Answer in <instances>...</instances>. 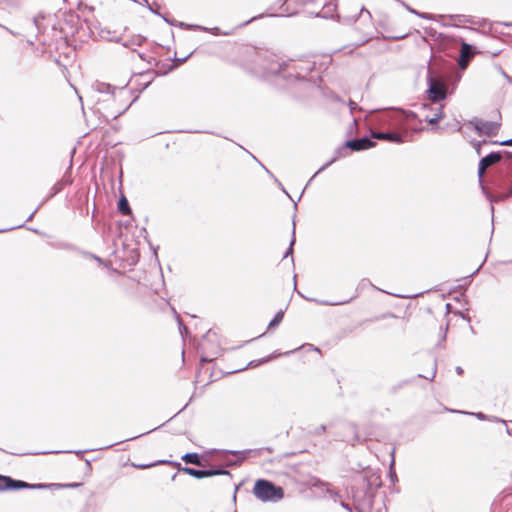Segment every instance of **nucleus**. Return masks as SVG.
<instances>
[{
	"label": "nucleus",
	"mask_w": 512,
	"mask_h": 512,
	"mask_svg": "<svg viewBox=\"0 0 512 512\" xmlns=\"http://www.w3.org/2000/svg\"><path fill=\"white\" fill-rule=\"evenodd\" d=\"M417 118L415 112L402 108L389 107L371 111L369 120L371 125L382 129H371V137L389 143L402 144L407 141L409 132L421 130L410 126V123Z\"/></svg>",
	"instance_id": "1"
},
{
	"label": "nucleus",
	"mask_w": 512,
	"mask_h": 512,
	"mask_svg": "<svg viewBox=\"0 0 512 512\" xmlns=\"http://www.w3.org/2000/svg\"><path fill=\"white\" fill-rule=\"evenodd\" d=\"M295 241H296V239H295V221L293 220L292 238H291L289 247L284 254V258H287L288 256L293 255V246L295 244Z\"/></svg>",
	"instance_id": "22"
},
{
	"label": "nucleus",
	"mask_w": 512,
	"mask_h": 512,
	"mask_svg": "<svg viewBox=\"0 0 512 512\" xmlns=\"http://www.w3.org/2000/svg\"><path fill=\"white\" fill-rule=\"evenodd\" d=\"M157 15H159V16H160V17H161V18H162L166 23H168V24H169V25H171V26H175V25H176V23H177V20H175V19H170V18H168V17H166V16L162 15V14H161V13H159V12H158V14H157Z\"/></svg>",
	"instance_id": "32"
},
{
	"label": "nucleus",
	"mask_w": 512,
	"mask_h": 512,
	"mask_svg": "<svg viewBox=\"0 0 512 512\" xmlns=\"http://www.w3.org/2000/svg\"><path fill=\"white\" fill-rule=\"evenodd\" d=\"M188 57H189V55H188V56H186V57H184V58H182V59H178V61H179L180 63H183V62H185V61L188 59Z\"/></svg>",
	"instance_id": "52"
},
{
	"label": "nucleus",
	"mask_w": 512,
	"mask_h": 512,
	"mask_svg": "<svg viewBox=\"0 0 512 512\" xmlns=\"http://www.w3.org/2000/svg\"><path fill=\"white\" fill-rule=\"evenodd\" d=\"M145 41L146 38L144 36L135 35L121 43L124 47L130 48L132 46H141Z\"/></svg>",
	"instance_id": "18"
},
{
	"label": "nucleus",
	"mask_w": 512,
	"mask_h": 512,
	"mask_svg": "<svg viewBox=\"0 0 512 512\" xmlns=\"http://www.w3.org/2000/svg\"><path fill=\"white\" fill-rule=\"evenodd\" d=\"M250 450L247 451H231L234 456H236V460H230L226 463V466H234L241 464L244 459L247 457L248 454H250Z\"/></svg>",
	"instance_id": "17"
},
{
	"label": "nucleus",
	"mask_w": 512,
	"mask_h": 512,
	"mask_svg": "<svg viewBox=\"0 0 512 512\" xmlns=\"http://www.w3.org/2000/svg\"><path fill=\"white\" fill-rule=\"evenodd\" d=\"M481 266H482V265H480L477 269H475V271L471 274V276H473L474 274H476V273L479 271V269L481 268Z\"/></svg>",
	"instance_id": "55"
},
{
	"label": "nucleus",
	"mask_w": 512,
	"mask_h": 512,
	"mask_svg": "<svg viewBox=\"0 0 512 512\" xmlns=\"http://www.w3.org/2000/svg\"><path fill=\"white\" fill-rule=\"evenodd\" d=\"M253 494L262 502H277L284 497V491L280 486H276L265 479H259L255 482Z\"/></svg>",
	"instance_id": "4"
},
{
	"label": "nucleus",
	"mask_w": 512,
	"mask_h": 512,
	"mask_svg": "<svg viewBox=\"0 0 512 512\" xmlns=\"http://www.w3.org/2000/svg\"><path fill=\"white\" fill-rule=\"evenodd\" d=\"M454 314H455V315H459V316L462 318V320H467V321H470V320H471L470 316L465 315V314H463V313H462V312H460V311L455 312Z\"/></svg>",
	"instance_id": "41"
},
{
	"label": "nucleus",
	"mask_w": 512,
	"mask_h": 512,
	"mask_svg": "<svg viewBox=\"0 0 512 512\" xmlns=\"http://www.w3.org/2000/svg\"><path fill=\"white\" fill-rule=\"evenodd\" d=\"M202 361H205V362H207V361H210V359H208V358H205V357H202Z\"/></svg>",
	"instance_id": "62"
},
{
	"label": "nucleus",
	"mask_w": 512,
	"mask_h": 512,
	"mask_svg": "<svg viewBox=\"0 0 512 512\" xmlns=\"http://www.w3.org/2000/svg\"><path fill=\"white\" fill-rule=\"evenodd\" d=\"M342 507H344L345 509L351 511V508L349 507L348 504H345L344 502L341 503Z\"/></svg>",
	"instance_id": "51"
},
{
	"label": "nucleus",
	"mask_w": 512,
	"mask_h": 512,
	"mask_svg": "<svg viewBox=\"0 0 512 512\" xmlns=\"http://www.w3.org/2000/svg\"><path fill=\"white\" fill-rule=\"evenodd\" d=\"M486 144L488 143L486 140H483L482 142L478 141L475 143V149H476V152L478 155H481V144Z\"/></svg>",
	"instance_id": "36"
},
{
	"label": "nucleus",
	"mask_w": 512,
	"mask_h": 512,
	"mask_svg": "<svg viewBox=\"0 0 512 512\" xmlns=\"http://www.w3.org/2000/svg\"><path fill=\"white\" fill-rule=\"evenodd\" d=\"M279 355H280V354H277V355L272 354V355L268 356L267 358H265V359L261 360L260 362H261V363L267 362V361H269V360H271V359H273V358H275V357H277V356H279Z\"/></svg>",
	"instance_id": "46"
},
{
	"label": "nucleus",
	"mask_w": 512,
	"mask_h": 512,
	"mask_svg": "<svg viewBox=\"0 0 512 512\" xmlns=\"http://www.w3.org/2000/svg\"><path fill=\"white\" fill-rule=\"evenodd\" d=\"M36 212H37V209H36V210H34V211H33V212L28 216V218L26 219V221H30V220H32V218L34 217V215H35V213H36Z\"/></svg>",
	"instance_id": "50"
},
{
	"label": "nucleus",
	"mask_w": 512,
	"mask_h": 512,
	"mask_svg": "<svg viewBox=\"0 0 512 512\" xmlns=\"http://www.w3.org/2000/svg\"><path fill=\"white\" fill-rule=\"evenodd\" d=\"M301 348H304V349H307V350H314V351L319 352V349L317 347H314L312 344L303 345Z\"/></svg>",
	"instance_id": "42"
},
{
	"label": "nucleus",
	"mask_w": 512,
	"mask_h": 512,
	"mask_svg": "<svg viewBox=\"0 0 512 512\" xmlns=\"http://www.w3.org/2000/svg\"><path fill=\"white\" fill-rule=\"evenodd\" d=\"M363 11H365L369 17L371 16V14H370V12H369V11L365 10L364 8H362V9H361V12H363Z\"/></svg>",
	"instance_id": "56"
},
{
	"label": "nucleus",
	"mask_w": 512,
	"mask_h": 512,
	"mask_svg": "<svg viewBox=\"0 0 512 512\" xmlns=\"http://www.w3.org/2000/svg\"><path fill=\"white\" fill-rule=\"evenodd\" d=\"M252 157L259 163V165L266 171V173L278 183V185H279V187H281L282 191L285 192L289 198H291L290 195L285 190V188L283 187V185L275 178L273 173L268 168H266L255 156L252 155Z\"/></svg>",
	"instance_id": "23"
},
{
	"label": "nucleus",
	"mask_w": 512,
	"mask_h": 512,
	"mask_svg": "<svg viewBox=\"0 0 512 512\" xmlns=\"http://www.w3.org/2000/svg\"><path fill=\"white\" fill-rule=\"evenodd\" d=\"M470 124L473 125L474 130L478 133V135H486L488 137L496 135L500 128L499 122L483 121L478 118H473L470 121Z\"/></svg>",
	"instance_id": "10"
},
{
	"label": "nucleus",
	"mask_w": 512,
	"mask_h": 512,
	"mask_svg": "<svg viewBox=\"0 0 512 512\" xmlns=\"http://www.w3.org/2000/svg\"><path fill=\"white\" fill-rule=\"evenodd\" d=\"M505 152L506 151L490 152L485 157H482L478 164L479 183H480L482 192L485 194L486 198L490 201H492V194L489 192L487 187H485V185L483 184L484 173L488 167H490L496 163H500V165H501L505 159Z\"/></svg>",
	"instance_id": "7"
},
{
	"label": "nucleus",
	"mask_w": 512,
	"mask_h": 512,
	"mask_svg": "<svg viewBox=\"0 0 512 512\" xmlns=\"http://www.w3.org/2000/svg\"><path fill=\"white\" fill-rule=\"evenodd\" d=\"M504 25H506V26H512V22H511V23H504Z\"/></svg>",
	"instance_id": "64"
},
{
	"label": "nucleus",
	"mask_w": 512,
	"mask_h": 512,
	"mask_svg": "<svg viewBox=\"0 0 512 512\" xmlns=\"http://www.w3.org/2000/svg\"><path fill=\"white\" fill-rule=\"evenodd\" d=\"M490 210H491L492 215H493L494 214V206L492 204L490 205Z\"/></svg>",
	"instance_id": "58"
},
{
	"label": "nucleus",
	"mask_w": 512,
	"mask_h": 512,
	"mask_svg": "<svg viewBox=\"0 0 512 512\" xmlns=\"http://www.w3.org/2000/svg\"><path fill=\"white\" fill-rule=\"evenodd\" d=\"M71 184V180H60L58 182H56L53 187L51 188V193L49 195V198H52L54 197L55 195H57L58 193H60L63 188L66 186V185H69Z\"/></svg>",
	"instance_id": "20"
},
{
	"label": "nucleus",
	"mask_w": 512,
	"mask_h": 512,
	"mask_svg": "<svg viewBox=\"0 0 512 512\" xmlns=\"http://www.w3.org/2000/svg\"><path fill=\"white\" fill-rule=\"evenodd\" d=\"M375 146H376V142L373 140V137H371V134L370 135H365V136L360 137V138H352V139L346 140L341 147H338L335 150V156L330 161H328L327 163L322 165L314 173V175L312 176V178L310 179L309 182H311L319 173H321L322 171L327 169L330 165H332L339 158L345 157L346 155H345L344 152H345L346 149H349V150H352V151H355V152H359V151H364V150L373 148Z\"/></svg>",
	"instance_id": "3"
},
{
	"label": "nucleus",
	"mask_w": 512,
	"mask_h": 512,
	"mask_svg": "<svg viewBox=\"0 0 512 512\" xmlns=\"http://www.w3.org/2000/svg\"><path fill=\"white\" fill-rule=\"evenodd\" d=\"M156 463H153V464H137V465H134L135 467L139 468V469H146V468H150L152 466H155Z\"/></svg>",
	"instance_id": "40"
},
{
	"label": "nucleus",
	"mask_w": 512,
	"mask_h": 512,
	"mask_svg": "<svg viewBox=\"0 0 512 512\" xmlns=\"http://www.w3.org/2000/svg\"><path fill=\"white\" fill-rule=\"evenodd\" d=\"M159 463H161V464L167 463V464L174 465V466L178 467L182 472H184L192 477H195L197 479L212 477V476H216V475H225V476H228L229 478L232 477L231 473L228 470L223 469V468L198 470V469H194L191 467H180V463L167 461V460L159 461Z\"/></svg>",
	"instance_id": "9"
},
{
	"label": "nucleus",
	"mask_w": 512,
	"mask_h": 512,
	"mask_svg": "<svg viewBox=\"0 0 512 512\" xmlns=\"http://www.w3.org/2000/svg\"><path fill=\"white\" fill-rule=\"evenodd\" d=\"M51 246L54 248L63 249V250H71V251L78 250L75 245H73L72 243H69V242L52 243Z\"/></svg>",
	"instance_id": "21"
},
{
	"label": "nucleus",
	"mask_w": 512,
	"mask_h": 512,
	"mask_svg": "<svg viewBox=\"0 0 512 512\" xmlns=\"http://www.w3.org/2000/svg\"><path fill=\"white\" fill-rule=\"evenodd\" d=\"M256 63L260 69H262L267 75H280L284 77L285 65L284 60L280 61V59L274 55L269 53L268 51H263L257 53Z\"/></svg>",
	"instance_id": "6"
},
{
	"label": "nucleus",
	"mask_w": 512,
	"mask_h": 512,
	"mask_svg": "<svg viewBox=\"0 0 512 512\" xmlns=\"http://www.w3.org/2000/svg\"><path fill=\"white\" fill-rule=\"evenodd\" d=\"M41 19H43L42 15L34 16L32 19V22H33L34 26L36 27L38 33L41 32V28H40V20Z\"/></svg>",
	"instance_id": "30"
},
{
	"label": "nucleus",
	"mask_w": 512,
	"mask_h": 512,
	"mask_svg": "<svg viewBox=\"0 0 512 512\" xmlns=\"http://www.w3.org/2000/svg\"><path fill=\"white\" fill-rule=\"evenodd\" d=\"M81 254H83L86 257H90V258L94 259L95 261H97L100 264H103V260L95 254H92L90 252H84V251H81Z\"/></svg>",
	"instance_id": "31"
},
{
	"label": "nucleus",
	"mask_w": 512,
	"mask_h": 512,
	"mask_svg": "<svg viewBox=\"0 0 512 512\" xmlns=\"http://www.w3.org/2000/svg\"><path fill=\"white\" fill-rule=\"evenodd\" d=\"M391 478H396L395 472H391Z\"/></svg>",
	"instance_id": "60"
},
{
	"label": "nucleus",
	"mask_w": 512,
	"mask_h": 512,
	"mask_svg": "<svg viewBox=\"0 0 512 512\" xmlns=\"http://www.w3.org/2000/svg\"><path fill=\"white\" fill-rule=\"evenodd\" d=\"M279 323H280V322H269V325H268V327H267L266 332H264V333H263V334H261L260 336H263V335H265V334H267V333H273V332L276 330V328L278 327V324H279Z\"/></svg>",
	"instance_id": "28"
},
{
	"label": "nucleus",
	"mask_w": 512,
	"mask_h": 512,
	"mask_svg": "<svg viewBox=\"0 0 512 512\" xmlns=\"http://www.w3.org/2000/svg\"><path fill=\"white\" fill-rule=\"evenodd\" d=\"M92 87L98 93L109 95L110 98L114 96V88L108 83L96 82Z\"/></svg>",
	"instance_id": "13"
},
{
	"label": "nucleus",
	"mask_w": 512,
	"mask_h": 512,
	"mask_svg": "<svg viewBox=\"0 0 512 512\" xmlns=\"http://www.w3.org/2000/svg\"><path fill=\"white\" fill-rule=\"evenodd\" d=\"M475 416L480 419V420H485L487 419V416L485 414H483L482 412H478L475 414Z\"/></svg>",
	"instance_id": "45"
},
{
	"label": "nucleus",
	"mask_w": 512,
	"mask_h": 512,
	"mask_svg": "<svg viewBox=\"0 0 512 512\" xmlns=\"http://www.w3.org/2000/svg\"><path fill=\"white\" fill-rule=\"evenodd\" d=\"M178 330L183 338L189 334L188 328L184 325V322L182 321L178 322Z\"/></svg>",
	"instance_id": "26"
},
{
	"label": "nucleus",
	"mask_w": 512,
	"mask_h": 512,
	"mask_svg": "<svg viewBox=\"0 0 512 512\" xmlns=\"http://www.w3.org/2000/svg\"><path fill=\"white\" fill-rule=\"evenodd\" d=\"M326 431V426L325 425H320L314 432V434L316 435H320L322 433H324Z\"/></svg>",
	"instance_id": "39"
},
{
	"label": "nucleus",
	"mask_w": 512,
	"mask_h": 512,
	"mask_svg": "<svg viewBox=\"0 0 512 512\" xmlns=\"http://www.w3.org/2000/svg\"><path fill=\"white\" fill-rule=\"evenodd\" d=\"M200 345L203 349H209L214 354H217L221 343L217 333L213 329L209 328L207 332L202 336Z\"/></svg>",
	"instance_id": "12"
},
{
	"label": "nucleus",
	"mask_w": 512,
	"mask_h": 512,
	"mask_svg": "<svg viewBox=\"0 0 512 512\" xmlns=\"http://www.w3.org/2000/svg\"><path fill=\"white\" fill-rule=\"evenodd\" d=\"M13 228H9V229H2L0 230V232H5V231H9V230H12Z\"/></svg>",
	"instance_id": "61"
},
{
	"label": "nucleus",
	"mask_w": 512,
	"mask_h": 512,
	"mask_svg": "<svg viewBox=\"0 0 512 512\" xmlns=\"http://www.w3.org/2000/svg\"><path fill=\"white\" fill-rule=\"evenodd\" d=\"M436 370H437V365H436V362L434 361L433 363V367H432V372H431V377H428V376H423L424 378L426 379H433L436 375Z\"/></svg>",
	"instance_id": "38"
},
{
	"label": "nucleus",
	"mask_w": 512,
	"mask_h": 512,
	"mask_svg": "<svg viewBox=\"0 0 512 512\" xmlns=\"http://www.w3.org/2000/svg\"><path fill=\"white\" fill-rule=\"evenodd\" d=\"M477 53L476 47L472 44L462 42L461 44V57L471 59Z\"/></svg>",
	"instance_id": "16"
},
{
	"label": "nucleus",
	"mask_w": 512,
	"mask_h": 512,
	"mask_svg": "<svg viewBox=\"0 0 512 512\" xmlns=\"http://www.w3.org/2000/svg\"><path fill=\"white\" fill-rule=\"evenodd\" d=\"M458 81H460V76H458V78L456 79L455 83L453 84L452 91L454 90L455 85H456V83H457Z\"/></svg>",
	"instance_id": "54"
},
{
	"label": "nucleus",
	"mask_w": 512,
	"mask_h": 512,
	"mask_svg": "<svg viewBox=\"0 0 512 512\" xmlns=\"http://www.w3.org/2000/svg\"><path fill=\"white\" fill-rule=\"evenodd\" d=\"M320 2L322 4V0H303V4L307 5L309 3H317Z\"/></svg>",
	"instance_id": "47"
},
{
	"label": "nucleus",
	"mask_w": 512,
	"mask_h": 512,
	"mask_svg": "<svg viewBox=\"0 0 512 512\" xmlns=\"http://www.w3.org/2000/svg\"><path fill=\"white\" fill-rule=\"evenodd\" d=\"M427 85L426 90L427 99L431 102L430 104H422L424 114V120L429 124H437L443 117V105L441 101L445 100L448 94L447 84L443 76L436 73L430 66L427 70Z\"/></svg>",
	"instance_id": "2"
},
{
	"label": "nucleus",
	"mask_w": 512,
	"mask_h": 512,
	"mask_svg": "<svg viewBox=\"0 0 512 512\" xmlns=\"http://www.w3.org/2000/svg\"><path fill=\"white\" fill-rule=\"evenodd\" d=\"M43 484H29L27 482L21 480H14L9 476L0 475V491L4 490H17V489H34V488H43Z\"/></svg>",
	"instance_id": "11"
},
{
	"label": "nucleus",
	"mask_w": 512,
	"mask_h": 512,
	"mask_svg": "<svg viewBox=\"0 0 512 512\" xmlns=\"http://www.w3.org/2000/svg\"><path fill=\"white\" fill-rule=\"evenodd\" d=\"M119 115H121V112H120V113H118V114H116V115H113V118L115 119V118H117Z\"/></svg>",
	"instance_id": "63"
},
{
	"label": "nucleus",
	"mask_w": 512,
	"mask_h": 512,
	"mask_svg": "<svg viewBox=\"0 0 512 512\" xmlns=\"http://www.w3.org/2000/svg\"><path fill=\"white\" fill-rule=\"evenodd\" d=\"M451 18L455 19L459 22L474 23L469 17H467L465 15H453V16H451Z\"/></svg>",
	"instance_id": "27"
},
{
	"label": "nucleus",
	"mask_w": 512,
	"mask_h": 512,
	"mask_svg": "<svg viewBox=\"0 0 512 512\" xmlns=\"http://www.w3.org/2000/svg\"><path fill=\"white\" fill-rule=\"evenodd\" d=\"M177 27L183 28V29H199V30H208L207 27L201 26V25H193V24H187L184 22L177 21L176 25Z\"/></svg>",
	"instance_id": "24"
},
{
	"label": "nucleus",
	"mask_w": 512,
	"mask_h": 512,
	"mask_svg": "<svg viewBox=\"0 0 512 512\" xmlns=\"http://www.w3.org/2000/svg\"><path fill=\"white\" fill-rule=\"evenodd\" d=\"M117 210L122 215H130V214H132V210H131V207L129 205V202H128L127 198L124 195H122L119 198V200H118Z\"/></svg>",
	"instance_id": "15"
},
{
	"label": "nucleus",
	"mask_w": 512,
	"mask_h": 512,
	"mask_svg": "<svg viewBox=\"0 0 512 512\" xmlns=\"http://www.w3.org/2000/svg\"><path fill=\"white\" fill-rule=\"evenodd\" d=\"M284 317V311L282 309H280L279 311H277L275 313V315L272 317L271 320H282Z\"/></svg>",
	"instance_id": "34"
},
{
	"label": "nucleus",
	"mask_w": 512,
	"mask_h": 512,
	"mask_svg": "<svg viewBox=\"0 0 512 512\" xmlns=\"http://www.w3.org/2000/svg\"><path fill=\"white\" fill-rule=\"evenodd\" d=\"M174 313H175V316H176V320H181L180 316L176 313L175 310H174Z\"/></svg>",
	"instance_id": "57"
},
{
	"label": "nucleus",
	"mask_w": 512,
	"mask_h": 512,
	"mask_svg": "<svg viewBox=\"0 0 512 512\" xmlns=\"http://www.w3.org/2000/svg\"><path fill=\"white\" fill-rule=\"evenodd\" d=\"M336 9V5L332 3H323L322 9L314 13L315 17L329 18L332 17V12Z\"/></svg>",
	"instance_id": "14"
},
{
	"label": "nucleus",
	"mask_w": 512,
	"mask_h": 512,
	"mask_svg": "<svg viewBox=\"0 0 512 512\" xmlns=\"http://www.w3.org/2000/svg\"><path fill=\"white\" fill-rule=\"evenodd\" d=\"M208 30H204L205 32H210L213 35H221L222 32L219 27L207 28ZM223 35H230V32H223Z\"/></svg>",
	"instance_id": "29"
},
{
	"label": "nucleus",
	"mask_w": 512,
	"mask_h": 512,
	"mask_svg": "<svg viewBox=\"0 0 512 512\" xmlns=\"http://www.w3.org/2000/svg\"><path fill=\"white\" fill-rule=\"evenodd\" d=\"M401 4L412 14L416 15V13H418V11H416L415 9L411 8L410 6H408L407 4H405L404 2L401 1Z\"/></svg>",
	"instance_id": "43"
},
{
	"label": "nucleus",
	"mask_w": 512,
	"mask_h": 512,
	"mask_svg": "<svg viewBox=\"0 0 512 512\" xmlns=\"http://www.w3.org/2000/svg\"><path fill=\"white\" fill-rule=\"evenodd\" d=\"M135 3L146 6L152 13L158 14V11L153 9V7L149 4L148 0H132Z\"/></svg>",
	"instance_id": "25"
},
{
	"label": "nucleus",
	"mask_w": 512,
	"mask_h": 512,
	"mask_svg": "<svg viewBox=\"0 0 512 512\" xmlns=\"http://www.w3.org/2000/svg\"><path fill=\"white\" fill-rule=\"evenodd\" d=\"M416 16H418L419 18L428 19V20H431L434 17L432 14H428V13H424V12H419V11H418V13H416Z\"/></svg>",
	"instance_id": "33"
},
{
	"label": "nucleus",
	"mask_w": 512,
	"mask_h": 512,
	"mask_svg": "<svg viewBox=\"0 0 512 512\" xmlns=\"http://www.w3.org/2000/svg\"><path fill=\"white\" fill-rule=\"evenodd\" d=\"M498 172H499V174L501 176V179L496 183V186L498 188L503 189L505 187V185H506V178L508 176H512V152H505V159L502 162V164L499 166ZM510 196H512V182H511V186L507 190V192H505L504 194H502L498 198H494L492 196V201L491 202H494V201L497 202L499 200L506 199V198H508Z\"/></svg>",
	"instance_id": "8"
},
{
	"label": "nucleus",
	"mask_w": 512,
	"mask_h": 512,
	"mask_svg": "<svg viewBox=\"0 0 512 512\" xmlns=\"http://www.w3.org/2000/svg\"><path fill=\"white\" fill-rule=\"evenodd\" d=\"M297 349H294V350H291V351H287L284 353V355H290L291 353H294Z\"/></svg>",
	"instance_id": "53"
},
{
	"label": "nucleus",
	"mask_w": 512,
	"mask_h": 512,
	"mask_svg": "<svg viewBox=\"0 0 512 512\" xmlns=\"http://www.w3.org/2000/svg\"><path fill=\"white\" fill-rule=\"evenodd\" d=\"M499 144L500 145H504V146H511L512 147V138L504 140V141L500 142Z\"/></svg>",
	"instance_id": "44"
},
{
	"label": "nucleus",
	"mask_w": 512,
	"mask_h": 512,
	"mask_svg": "<svg viewBox=\"0 0 512 512\" xmlns=\"http://www.w3.org/2000/svg\"><path fill=\"white\" fill-rule=\"evenodd\" d=\"M445 308H446L447 313H449V314L452 313V305L450 303H446Z\"/></svg>",
	"instance_id": "48"
},
{
	"label": "nucleus",
	"mask_w": 512,
	"mask_h": 512,
	"mask_svg": "<svg viewBox=\"0 0 512 512\" xmlns=\"http://www.w3.org/2000/svg\"><path fill=\"white\" fill-rule=\"evenodd\" d=\"M78 485H79V484L74 483V484H69L68 486H69V487H76V486H78Z\"/></svg>",
	"instance_id": "59"
},
{
	"label": "nucleus",
	"mask_w": 512,
	"mask_h": 512,
	"mask_svg": "<svg viewBox=\"0 0 512 512\" xmlns=\"http://www.w3.org/2000/svg\"><path fill=\"white\" fill-rule=\"evenodd\" d=\"M262 17H263V15H262V14H260V15H258V16H254V17H252L251 19H249V20H247V21L243 22L242 24H240V25H239V27H244V26L248 25L249 23L253 22L254 20L259 19V18H262Z\"/></svg>",
	"instance_id": "35"
},
{
	"label": "nucleus",
	"mask_w": 512,
	"mask_h": 512,
	"mask_svg": "<svg viewBox=\"0 0 512 512\" xmlns=\"http://www.w3.org/2000/svg\"><path fill=\"white\" fill-rule=\"evenodd\" d=\"M285 72L284 79L286 80H304L307 75L313 71L315 63L310 60L294 61L287 60L284 62Z\"/></svg>",
	"instance_id": "5"
},
{
	"label": "nucleus",
	"mask_w": 512,
	"mask_h": 512,
	"mask_svg": "<svg viewBox=\"0 0 512 512\" xmlns=\"http://www.w3.org/2000/svg\"><path fill=\"white\" fill-rule=\"evenodd\" d=\"M440 330H441V340L444 341L446 339V332L448 330V323L446 324L445 327H440Z\"/></svg>",
	"instance_id": "37"
},
{
	"label": "nucleus",
	"mask_w": 512,
	"mask_h": 512,
	"mask_svg": "<svg viewBox=\"0 0 512 512\" xmlns=\"http://www.w3.org/2000/svg\"><path fill=\"white\" fill-rule=\"evenodd\" d=\"M455 371H456V373H457L458 375H462V374H463V369H462V367H460V366H457V367H456V369H455Z\"/></svg>",
	"instance_id": "49"
},
{
	"label": "nucleus",
	"mask_w": 512,
	"mask_h": 512,
	"mask_svg": "<svg viewBox=\"0 0 512 512\" xmlns=\"http://www.w3.org/2000/svg\"><path fill=\"white\" fill-rule=\"evenodd\" d=\"M182 460L188 464L203 466L200 456L195 452L184 454Z\"/></svg>",
	"instance_id": "19"
}]
</instances>
